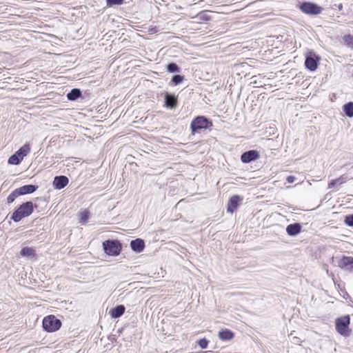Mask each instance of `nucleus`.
Masks as SVG:
<instances>
[{
  "label": "nucleus",
  "mask_w": 353,
  "mask_h": 353,
  "mask_svg": "<svg viewBox=\"0 0 353 353\" xmlns=\"http://www.w3.org/2000/svg\"><path fill=\"white\" fill-rule=\"evenodd\" d=\"M183 80V77L182 76H180V75H174L172 79V82L174 84V85H178L179 83H181Z\"/></svg>",
  "instance_id": "bb28decb"
},
{
  "label": "nucleus",
  "mask_w": 353,
  "mask_h": 353,
  "mask_svg": "<svg viewBox=\"0 0 353 353\" xmlns=\"http://www.w3.org/2000/svg\"><path fill=\"white\" fill-rule=\"evenodd\" d=\"M130 247L132 250L136 252H141L145 248L144 241L140 239H137L130 242Z\"/></svg>",
  "instance_id": "ddd939ff"
},
{
  "label": "nucleus",
  "mask_w": 353,
  "mask_h": 353,
  "mask_svg": "<svg viewBox=\"0 0 353 353\" xmlns=\"http://www.w3.org/2000/svg\"><path fill=\"white\" fill-rule=\"evenodd\" d=\"M197 345L202 349H205L208 346L209 341L205 338L197 341Z\"/></svg>",
  "instance_id": "393cba45"
},
{
  "label": "nucleus",
  "mask_w": 353,
  "mask_h": 353,
  "mask_svg": "<svg viewBox=\"0 0 353 353\" xmlns=\"http://www.w3.org/2000/svg\"><path fill=\"white\" fill-rule=\"evenodd\" d=\"M125 312V307L122 305L117 306L114 310L112 311V316L118 318L123 315Z\"/></svg>",
  "instance_id": "412c9836"
},
{
  "label": "nucleus",
  "mask_w": 353,
  "mask_h": 353,
  "mask_svg": "<svg viewBox=\"0 0 353 353\" xmlns=\"http://www.w3.org/2000/svg\"><path fill=\"white\" fill-rule=\"evenodd\" d=\"M218 337L223 341H231L234 337V334L228 329H221L218 332Z\"/></svg>",
  "instance_id": "9d476101"
},
{
  "label": "nucleus",
  "mask_w": 353,
  "mask_h": 353,
  "mask_svg": "<svg viewBox=\"0 0 353 353\" xmlns=\"http://www.w3.org/2000/svg\"><path fill=\"white\" fill-rule=\"evenodd\" d=\"M295 180H296V178L294 176H288L287 177V181L288 183H294L295 181Z\"/></svg>",
  "instance_id": "7c9ffc66"
},
{
  "label": "nucleus",
  "mask_w": 353,
  "mask_h": 353,
  "mask_svg": "<svg viewBox=\"0 0 353 353\" xmlns=\"http://www.w3.org/2000/svg\"><path fill=\"white\" fill-rule=\"evenodd\" d=\"M81 96V91L79 88L72 89L68 94L67 98L69 101H76Z\"/></svg>",
  "instance_id": "dca6fc26"
},
{
  "label": "nucleus",
  "mask_w": 353,
  "mask_h": 353,
  "mask_svg": "<svg viewBox=\"0 0 353 353\" xmlns=\"http://www.w3.org/2000/svg\"><path fill=\"white\" fill-rule=\"evenodd\" d=\"M336 185H338V184H337V183L336 182V181L334 179V180L332 181L330 183H329L328 188L331 189V188H332L333 187H334Z\"/></svg>",
  "instance_id": "2f4dec72"
},
{
  "label": "nucleus",
  "mask_w": 353,
  "mask_h": 353,
  "mask_svg": "<svg viewBox=\"0 0 353 353\" xmlns=\"http://www.w3.org/2000/svg\"><path fill=\"white\" fill-rule=\"evenodd\" d=\"M121 250V245L118 241H112V255L119 254Z\"/></svg>",
  "instance_id": "aec40b11"
},
{
  "label": "nucleus",
  "mask_w": 353,
  "mask_h": 353,
  "mask_svg": "<svg viewBox=\"0 0 353 353\" xmlns=\"http://www.w3.org/2000/svg\"><path fill=\"white\" fill-rule=\"evenodd\" d=\"M19 196H21L20 194L19 193L17 189H15L14 191H12L9 195L7 197V202L8 203H12V202H14V201L15 200V199L17 197H18Z\"/></svg>",
  "instance_id": "4be33fe9"
},
{
  "label": "nucleus",
  "mask_w": 353,
  "mask_h": 353,
  "mask_svg": "<svg viewBox=\"0 0 353 353\" xmlns=\"http://www.w3.org/2000/svg\"><path fill=\"white\" fill-rule=\"evenodd\" d=\"M242 199L239 196H233L230 199L228 205V211L232 213L236 209Z\"/></svg>",
  "instance_id": "f8f14e48"
},
{
  "label": "nucleus",
  "mask_w": 353,
  "mask_h": 353,
  "mask_svg": "<svg viewBox=\"0 0 353 353\" xmlns=\"http://www.w3.org/2000/svg\"><path fill=\"white\" fill-rule=\"evenodd\" d=\"M168 71L169 72H178L179 68L175 63H170L168 65Z\"/></svg>",
  "instance_id": "cd10ccee"
},
{
  "label": "nucleus",
  "mask_w": 353,
  "mask_h": 353,
  "mask_svg": "<svg viewBox=\"0 0 353 353\" xmlns=\"http://www.w3.org/2000/svg\"><path fill=\"white\" fill-rule=\"evenodd\" d=\"M208 121L203 117H197L194 119L191 123V129L192 133H194L197 130L207 128Z\"/></svg>",
  "instance_id": "0eeeda50"
},
{
  "label": "nucleus",
  "mask_w": 353,
  "mask_h": 353,
  "mask_svg": "<svg viewBox=\"0 0 353 353\" xmlns=\"http://www.w3.org/2000/svg\"><path fill=\"white\" fill-rule=\"evenodd\" d=\"M61 326V321L54 315H48L43 319L42 327L48 332L57 331Z\"/></svg>",
  "instance_id": "f03ea898"
},
{
  "label": "nucleus",
  "mask_w": 353,
  "mask_h": 353,
  "mask_svg": "<svg viewBox=\"0 0 353 353\" xmlns=\"http://www.w3.org/2000/svg\"><path fill=\"white\" fill-rule=\"evenodd\" d=\"M346 177L342 176L336 179H335L336 182L338 185H341L346 181Z\"/></svg>",
  "instance_id": "c756f323"
},
{
  "label": "nucleus",
  "mask_w": 353,
  "mask_h": 353,
  "mask_svg": "<svg viewBox=\"0 0 353 353\" xmlns=\"http://www.w3.org/2000/svg\"><path fill=\"white\" fill-rule=\"evenodd\" d=\"M89 219V212L83 211L80 214L79 223L81 225L85 224Z\"/></svg>",
  "instance_id": "5701e85b"
},
{
  "label": "nucleus",
  "mask_w": 353,
  "mask_h": 353,
  "mask_svg": "<svg viewBox=\"0 0 353 353\" xmlns=\"http://www.w3.org/2000/svg\"><path fill=\"white\" fill-rule=\"evenodd\" d=\"M123 2V0H112V4L121 5Z\"/></svg>",
  "instance_id": "473e14b6"
},
{
  "label": "nucleus",
  "mask_w": 353,
  "mask_h": 353,
  "mask_svg": "<svg viewBox=\"0 0 353 353\" xmlns=\"http://www.w3.org/2000/svg\"><path fill=\"white\" fill-rule=\"evenodd\" d=\"M69 183V179L66 176H56L52 181V185L56 190H61L64 188Z\"/></svg>",
  "instance_id": "6e6552de"
},
{
  "label": "nucleus",
  "mask_w": 353,
  "mask_h": 353,
  "mask_svg": "<svg viewBox=\"0 0 353 353\" xmlns=\"http://www.w3.org/2000/svg\"><path fill=\"white\" fill-rule=\"evenodd\" d=\"M352 264H353V257L351 256H343L339 261V265L342 268H347Z\"/></svg>",
  "instance_id": "f3484780"
},
{
  "label": "nucleus",
  "mask_w": 353,
  "mask_h": 353,
  "mask_svg": "<svg viewBox=\"0 0 353 353\" xmlns=\"http://www.w3.org/2000/svg\"><path fill=\"white\" fill-rule=\"evenodd\" d=\"M320 60L321 57L313 50H308L305 53V65L310 71H314L317 68Z\"/></svg>",
  "instance_id": "39448f33"
},
{
  "label": "nucleus",
  "mask_w": 353,
  "mask_h": 353,
  "mask_svg": "<svg viewBox=\"0 0 353 353\" xmlns=\"http://www.w3.org/2000/svg\"><path fill=\"white\" fill-rule=\"evenodd\" d=\"M299 9L307 14H319L323 9L316 4L310 2H304L299 6Z\"/></svg>",
  "instance_id": "423d86ee"
},
{
  "label": "nucleus",
  "mask_w": 353,
  "mask_h": 353,
  "mask_svg": "<svg viewBox=\"0 0 353 353\" xmlns=\"http://www.w3.org/2000/svg\"><path fill=\"white\" fill-rule=\"evenodd\" d=\"M345 223L349 226L353 225V214L350 216H347L345 219Z\"/></svg>",
  "instance_id": "c85d7f7f"
},
{
  "label": "nucleus",
  "mask_w": 353,
  "mask_h": 353,
  "mask_svg": "<svg viewBox=\"0 0 353 353\" xmlns=\"http://www.w3.org/2000/svg\"><path fill=\"white\" fill-rule=\"evenodd\" d=\"M34 211V205L32 201H26L20 205L12 213L11 219L14 222H19L22 219L30 216Z\"/></svg>",
  "instance_id": "f257e3e1"
},
{
  "label": "nucleus",
  "mask_w": 353,
  "mask_h": 353,
  "mask_svg": "<svg viewBox=\"0 0 353 353\" xmlns=\"http://www.w3.org/2000/svg\"><path fill=\"white\" fill-rule=\"evenodd\" d=\"M350 319L348 315L339 318L336 321V329L337 332L345 336H348L351 330L349 328Z\"/></svg>",
  "instance_id": "20e7f679"
},
{
  "label": "nucleus",
  "mask_w": 353,
  "mask_h": 353,
  "mask_svg": "<svg viewBox=\"0 0 353 353\" xmlns=\"http://www.w3.org/2000/svg\"><path fill=\"white\" fill-rule=\"evenodd\" d=\"M287 233L290 236H295L301 232V226L299 224H290L287 226Z\"/></svg>",
  "instance_id": "2eb2a0df"
},
{
  "label": "nucleus",
  "mask_w": 353,
  "mask_h": 353,
  "mask_svg": "<svg viewBox=\"0 0 353 353\" xmlns=\"http://www.w3.org/2000/svg\"><path fill=\"white\" fill-rule=\"evenodd\" d=\"M38 188L36 185L29 184L23 185L19 188H17L20 195H25L28 194H32Z\"/></svg>",
  "instance_id": "9b49d317"
},
{
  "label": "nucleus",
  "mask_w": 353,
  "mask_h": 353,
  "mask_svg": "<svg viewBox=\"0 0 353 353\" xmlns=\"http://www.w3.org/2000/svg\"><path fill=\"white\" fill-rule=\"evenodd\" d=\"M20 254L24 257H33L34 251L32 248L24 247L21 250Z\"/></svg>",
  "instance_id": "a211bd4d"
},
{
  "label": "nucleus",
  "mask_w": 353,
  "mask_h": 353,
  "mask_svg": "<svg viewBox=\"0 0 353 353\" xmlns=\"http://www.w3.org/2000/svg\"><path fill=\"white\" fill-rule=\"evenodd\" d=\"M259 157V153L256 150H250L244 152L241 157L243 163H249L252 161L256 160Z\"/></svg>",
  "instance_id": "1a4fd4ad"
},
{
  "label": "nucleus",
  "mask_w": 353,
  "mask_h": 353,
  "mask_svg": "<svg viewBox=\"0 0 353 353\" xmlns=\"http://www.w3.org/2000/svg\"><path fill=\"white\" fill-rule=\"evenodd\" d=\"M105 1H106L107 6L110 7L111 0H105Z\"/></svg>",
  "instance_id": "72a5a7b5"
},
{
  "label": "nucleus",
  "mask_w": 353,
  "mask_h": 353,
  "mask_svg": "<svg viewBox=\"0 0 353 353\" xmlns=\"http://www.w3.org/2000/svg\"><path fill=\"white\" fill-rule=\"evenodd\" d=\"M176 98L174 95L166 93L165 97V105L166 107L172 109L176 106Z\"/></svg>",
  "instance_id": "4468645a"
},
{
  "label": "nucleus",
  "mask_w": 353,
  "mask_h": 353,
  "mask_svg": "<svg viewBox=\"0 0 353 353\" xmlns=\"http://www.w3.org/2000/svg\"><path fill=\"white\" fill-rule=\"evenodd\" d=\"M30 146L28 143L24 144L17 151H16L8 159V163L10 165H19L23 158L30 152Z\"/></svg>",
  "instance_id": "7ed1b4c3"
},
{
  "label": "nucleus",
  "mask_w": 353,
  "mask_h": 353,
  "mask_svg": "<svg viewBox=\"0 0 353 353\" xmlns=\"http://www.w3.org/2000/svg\"><path fill=\"white\" fill-rule=\"evenodd\" d=\"M103 247L105 252L110 255V239H107L103 243Z\"/></svg>",
  "instance_id": "a878e982"
},
{
  "label": "nucleus",
  "mask_w": 353,
  "mask_h": 353,
  "mask_svg": "<svg viewBox=\"0 0 353 353\" xmlns=\"http://www.w3.org/2000/svg\"><path fill=\"white\" fill-rule=\"evenodd\" d=\"M345 114L350 118L353 117V102H349L343 106Z\"/></svg>",
  "instance_id": "6ab92c4d"
},
{
  "label": "nucleus",
  "mask_w": 353,
  "mask_h": 353,
  "mask_svg": "<svg viewBox=\"0 0 353 353\" xmlns=\"http://www.w3.org/2000/svg\"><path fill=\"white\" fill-rule=\"evenodd\" d=\"M345 44L349 47L353 48V36L345 35L343 38Z\"/></svg>",
  "instance_id": "b1692460"
}]
</instances>
